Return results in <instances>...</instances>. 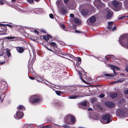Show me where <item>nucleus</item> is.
Returning a JSON list of instances; mask_svg holds the SVG:
<instances>
[{"mask_svg": "<svg viewBox=\"0 0 128 128\" xmlns=\"http://www.w3.org/2000/svg\"><path fill=\"white\" fill-rule=\"evenodd\" d=\"M30 101L32 104H36L40 102V99L38 95H35L33 96L30 98Z\"/></svg>", "mask_w": 128, "mask_h": 128, "instance_id": "nucleus-3", "label": "nucleus"}, {"mask_svg": "<svg viewBox=\"0 0 128 128\" xmlns=\"http://www.w3.org/2000/svg\"><path fill=\"white\" fill-rule=\"evenodd\" d=\"M119 41L120 44L124 47L128 49V34H123L120 36Z\"/></svg>", "mask_w": 128, "mask_h": 128, "instance_id": "nucleus-1", "label": "nucleus"}, {"mask_svg": "<svg viewBox=\"0 0 128 128\" xmlns=\"http://www.w3.org/2000/svg\"><path fill=\"white\" fill-rule=\"evenodd\" d=\"M34 32L36 34H38V31H37L36 30H34Z\"/></svg>", "mask_w": 128, "mask_h": 128, "instance_id": "nucleus-42", "label": "nucleus"}, {"mask_svg": "<svg viewBox=\"0 0 128 128\" xmlns=\"http://www.w3.org/2000/svg\"><path fill=\"white\" fill-rule=\"evenodd\" d=\"M78 96L76 95H73L70 96L68 97L70 99H75L77 98Z\"/></svg>", "mask_w": 128, "mask_h": 128, "instance_id": "nucleus-24", "label": "nucleus"}, {"mask_svg": "<svg viewBox=\"0 0 128 128\" xmlns=\"http://www.w3.org/2000/svg\"><path fill=\"white\" fill-rule=\"evenodd\" d=\"M94 4L98 9H99L101 7H104V4L102 3L100 0H95Z\"/></svg>", "mask_w": 128, "mask_h": 128, "instance_id": "nucleus-7", "label": "nucleus"}, {"mask_svg": "<svg viewBox=\"0 0 128 128\" xmlns=\"http://www.w3.org/2000/svg\"><path fill=\"white\" fill-rule=\"evenodd\" d=\"M50 17L52 18H54V16L52 14H49Z\"/></svg>", "mask_w": 128, "mask_h": 128, "instance_id": "nucleus-32", "label": "nucleus"}, {"mask_svg": "<svg viewBox=\"0 0 128 128\" xmlns=\"http://www.w3.org/2000/svg\"><path fill=\"white\" fill-rule=\"evenodd\" d=\"M105 104L106 106L110 108L113 107L114 106V103L109 102H106Z\"/></svg>", "mask_w": 128, "mask_h": 128, "instance_id": "nucleus-9", "label": "nucleus"}, {"mask_svg": "<svg viewBox=\"0 0 128 128\" xmlns=\"http://www.w3.org/2000/svg\"><path fill=\"white\" fill-rule=\"evenodd\" d=\"M117 114L120 117H123L127 116L125 111L122 109H119L117 110Z\"/></svg>", "mask_w": 128, "mask_h": 128, "instance_id": "nucleus-6", "label": "nucleus"}, {"mask_svg": "<svg viewBox=\"0 0 128 128\" xmlns=\"http://www.w3.org/2000/svg\"><path fill=\"white\" fill-rule=\"evenodd\" d=\"M96 100L95 98H92L91 100V102L92 103H93Z\"/></svg>", "mask_w": 128, "mask_h": 128, "instance_id": "nucleus-35", "label": "nucleus"}, {"mask_svg": "<svg viewBox=\"0 0 128 128\" xmlns=\"http://www.w3.org/2000/svg\"><path fill=\"white\" fill-rule=\"evenodd\" d=\"M62 13L64 15H66L67 12V10L66 8H62L61 10Z\"/></svg>", "mask_w": 128, "mask_h": 128, "instance_id": "nucleus-16", "label": "nucleus"}, {"mask_svg": "<svg viewBox=\"0 0 128 128\" xmlns=\"http://www.w3.org/2000/svg\"><path fill=\"white\" fill-rule=\"evenodd\" d=\"M27 1L30 3H32L33 2V0H27Z\"/></svg>", "mask_w": 128, "mask_h": 128, "instance_id": "nucleus-36", "label": "nucleus"}, {"mask_svg": "<svg viewBox=\"0 0 128 128\" xmlns=\"http://www.w3.org/2000/svg\"><path fill=\"white\" fill-rule=\"evenodd\" d=\"M5 62H0V64H1V65H2V64H3Z\"/></svg>", "mask_w": 128, "mask_h": 128, "instance_id": "nucleus-46", "label": "nucleus"}, {"mask_svg": "<svg viewBox=\"0 0 128 128\" xmlns=\"http://www.w3.org/2000/svg\"><path fill=\"white\" fill-rule=\"evenodd\" d=\"M117 96V94L116 93H111L110 95V97L112 98H115Z\"/></svg>", "mask_w": 128, "mask_h": 128, "instance_id": "nucleus-20", "label": "nucleus"}, {"mask_svg": "<svg viewBox=\"0 0 128 128\" xmlns=\"http://www.w3.org/2000/svg\"><path fill=\"white\" fill-rule=\"evenodd\" d=\"M17 108L18 109L23 110H25L24 107L22 105H20L18 106Z\"/></svg>", "mask_w": 128, "mask_h": 128, "instance_id": "nucleus-21", "label": "nucleus"}, {"mask_svg": "<svg viewBox=\"0 0 128 128\" xmlns=\"http://www.w3.org/2000/svg\"><path fill=\"white\" fill-rule=\"evenodd\" d=\"M23 116V113L19 110L16 112V114L14 115V117L15 118L19 119L22 118Z\"/></svg>", "mask_w": 128, "mask_h": 128, "instance_id": "nucleus-8", "label": "nucleus"}, {"mask_svg": "<svg viewBox=\"0 0 128 128\" xmlns=\"http://www.w3.org/2000/svg\"><path fill=\"white\" fill-rule=\"evenodd\" d=\"M126 70L128 72V66H127L125 68Z\"/></svg>", "mask_w": 128, "mask_h": 128, "instance_id": "nucleus-41", "label": "nucleus"}, {"mask_svg": "<svg viewBox=\"0 0 128 128\" xmlns=\"http://www.w3.org/2000/svg\"><path fill=\"white\" fill-rule=\"evenodd\" d=\"M74 28L76 29V26H74Z\"/></svg>", "mask_w": 128, "mask_h": 128, "instance_id": "nucleus-56", "label": "nucleus"}, {"mask_svg": "<svg viewBox=\"0 0 128 128\" xmlns=\"http://www.w3.org/2000/svg\"><path fill=\"white\" fill-rule=\"evenodd\" d=\"M104 75L106 76H109L110 77H114V76L113 75L109 74H104Z\"/></svg>", "mask_w": 128, "mask_h": 128, "instance_id": "nucleus-26", "label": "nucleus"}, {"mask_svg": "<svg viewBox=\"0 0 128 128\" xmlns=\"http://www.w3.org/2000/svg\"><path fill=\"white\" fill-rule=\"evenodd\" d=\"M35 0L36 2L38 1L39 0Z\"/></svg>", "mask_w": 128, "mask_h": 128, "instance_id": "nucleus-60", "label": "nucleus"}, {"mask_svg": "<svg viewBox=\"0 0 128 128\" xmlns=\"http://www.w3.org/2000/svg\"><path fill=\"white\" fill-rule=\"evenodd\" d=\"M7 25L10 28H12V25L10 24H8Z\"/></svg>", "mask_w": 128, "mask_h": 128, "instance_id": "nucleus-43", "label": "nucleus"}, {"mask_svg": "<svg viewBox=\"0 0 128 128\" xmlns=\"http://www.w3.org/2000/svg\"><path fill=\"white\" fill-rule=\"evenodd\" d=\"M70 16L71 17L73 18L74 17V16L73 14H70Z\"/></svg>", "mask_w": 128, "mask_h": 128, "instance_id": "nucleus-39", "label": "nucleus"}, {"mask_svg": "<svg viewBox=\"0 0 128 128\" xmlns=\"http://www.w3.org/2000/svg\"><path fill=\"white\" fill-rule=\"evenodd\" d=\"M121 4L116 0H114L108 4L109 6L115 11H118L120 9Z\"/></svg>", "mask_w": 128, "mask_h": 128, "instance_id": "nucleus-2", "label": "nucleus"}, {"mask_svg": "<svg viewBox=\"0 0 128 128\" xmlns=\"http://www.w3.org/2000/svg\"><path fill=\"white\" fill-rule=\"evenodd\" d=\"M4 1L3 0H0V4L1 5L3 4H4Z\"/></svg>", "mask_w": 128, "mask_h": 128, "instance_id": "nucleus-31", "label": "nucleus"}, {"mask_svg": "<svg viewBox=\"0 0 128 128\" xmlns=\"http://www.w3.org/2000/svg\"><path fill=\"white\" fill-rule=\"evenodd\" d=\"M125 16H121V17H118V19L119 20H120V19H122L123 18H124Z\"/></svg>", "mask_w": 128, "mask_h": 128, "instance_id": "nucleus-37", "label": "nucleus"}, {"mask_svg": "<svg viewBox=\"0 0 128 128\" xmlns=\"http://www.w3.org/2000/svg\"><path fill=\"white\" fill-rule=\"evenodd\" d=\"M92 110V109L91 108H89L88 109V110Z\"/></svg>", "mask_w": 128, "mask_h": 128, "instance_id": "nucleus-53", "label": "nucleus"}, {"mask_svg": "<svg viewBox=\"0 0 128 128\" xmlns=\"http://www.w3.org/2000/svg\"><path fill=\"white\" fill-rule=\"evenodd\" d=\"M63 126L64 128H70V127L68 125H65Z\"/></svg>", "mask_w": 128, "mask_h": 128, "instance_id": "nucleus-29", "label": "nucleus"}, {"mask_svg": "<svg viewBox=\"0 0 128 128\" xmlns=\"http://www.w3.org/2000/svg\"><path fill=\"white\" fill-rule=\"evenodd\" d=\"M12 2H15L16 1V0H12Z\"/></svg>", "mask_w": 128, "mask_h": 128, "instance_id": "nucleus-55", "label": "nucleus"}, {"mask_svg": "<svg viewBox=\"0 0 128 128\" xmlns=\"http://www.w3.org/2000/svg\"><path fill=\"white\" fill-rule=\"evenodd\" d=\"M15 38L14 37H10V36H8L6 38V39H14Z\"/></svg>", "mask_w": 128, "mask_h": 128, "instance_id": "nucleus-27", "label": "nucleus"}, {"mask_svg": "<svg viewBox=\"0 0 128 128\" xmlns=\"http://www.w3.org/2000/svg\"><path fill=\"white\" fill-rule=\"evenodd\" d=\"M3 24H0V26H2L3 25Z\"/></svg>", "mask_w": 128, "mask_h": 128, "instance_id": "nucleus-58", "label": "nucleus"}, {"mask_svg": "<svg viewBox=\"0 0 128 128\" xmlns=\"http://www.w3.org/2000/svg\"><path fill=\"white\" fill-rule=\"evenodd\" d=\"M29 78L31 80H33L34 79V78L31 77H30L29 76Z\"/></svg>", "mask_w": 128, "mask_h": 128, "instance_id": "nucleus-47", "label": "nucleus"}, {"mask_svg": "<svg viewBox=\"0 0 128 128\" xmlns=\"http://www.w3.org/2000/svg\"><path fill=\"white\" fill-rule=\"evenodd\" d=\"M68 0H64V2L65 3H66L68 2Z\"/></svg>", "mask_w": 128, "mask_h": 128, "instance_id": "nucleus-45", "label": "nucleus"}, {"mask_svg": "<svg viewBox=\"0 0 128 128\" xmlns=\"http://www.w3.org/2000/svg\"><path fill=\"white\" fill-rule=\"evenodd\" d=\"M110 66L113 70L114 74H115L114 69L116 70H119V68L118 67L113 65H110Z\"/></svg>", "mask_w": 128, "mask_h": 128, "instance_id": "nucleus-14", "label": "nucleus"}, {"mask_svg": "<svg viewBox=\"0 0 128 128\" xmlns=\"http://www.w3.org/2000/svg\"><path fill=\"white\" fill-rule=\"evenodd\" d=\"M71 9H73V8H71Z\"/></svg>", "mask_w": 128, "mask_h": 128, "instance_id": "nucleus-62", "label": "nucleus"}, {"mask_svg": "<svg viewBox=\"0 0 128 128\" xmlns=\"http://www.w3.org/2000/svg\"><path fill=\"white\" fill-rule=\"evenodd\" d=\"M46 48L47 49L49 50L50 51H51V52H54V51H53V50H51L49 48H47V47H46Z\"/></svg>", "mask_w": 128, "mask_h": 128, "instance_id": "nucleus-38", "label": "nucleus"}, {"mask_svg": "<svg viewBox=\"0 0 128 128\" xmlns=\"http://www.w3.org/2000/svg\"><path fill=\"white\" fill-rule=\"evenodd\" d=\"M116 27L115 26H114L112 28V31H113L116 30Z\"/></svg>", "mask_w": 128, "mask_h": 128, "instance_id": "nucleus-40", "label": "nucleus"}, {"mask_svg": "<svg viewBox=\"0 0 128 128\" xmlns=\"http://www.w3.org/2000/svg\"><path fill=\"white\" fill-rule=\"evenodd\" d=\"M41 31H42V32H43L45 33L46 32L45 30H43V29L42 30H41Z\"/></svg>", "mask_w": 128, "mask_h": 128, "instance_id": "nucleus-49", "label": "nucleus"}, {"mask_svg": "<svg viewBox=\"0 0 128 128\" xmlns=\"http://www.w3.org/2000/svg\"><path fill=\"white\" fill-rule=\"evenodd\" d=\"M56 94L58 95H60V94L61 92L59 91H56Z\"/></svg>", "mask_w": 128, "mask_h": 128, "instance_id": "nucleus-30", "label": "nucleus"}, {"mask_svg": "<svg viewBox=\"0 0 128 128\" xmlns=\"http://www.w3.org/2000/svg\"><path fill=\"white\" fill-rule=\"evenodd\" d=\"M4 34V33H3L2 34Z\"/></svg>", "mask_w": 128, "mask_h": 128, "instance_id": "nucleus-61", "label": "nucleus"}, {"mask_svg": "<svg viewBox=\"0 0 128 128\" xmlns=\"http://www.w3.org/2000/svg\"><path fill=\"white\" fill-rule=\"evenodd\" d=\"M60 26L61 27H62L64 28H65V26L62 24H60Z\"/></svg>", "mask_w": 128, "mask_h": 128, "instance_id": "nucleus-28", "label": "nucleus"}, {"mask_svg": "<svg viewBox=\"0 0 128 128\" xmlns=\"http://www.w3.org/2000/svg\"><path fill=\"white\" fill-rule=\"evenodd\" d=\"M79 74H80V75L82 76V74H81V73L80 72H79Z\"/></svg>", "mask_w": 128, "mask_h": 128, "instance_id": "nucleus-57", "label": "nucleus"}, {"mask_svg": "<svg viewBox=\"0 0 128 128\" xmlns=\"http://www.w3.org/2000/svg\"><path fill=\"white\" fill-rule=\"evenodd\" d=\"M125 93L126 94H128V90L125 92Z\"/></svg>", "mask_w": 128, "mask_h": 128, "instance_id": "nucleus-48", "label": "nucleus"}, {"mask_svg": "<svg viewBox=\"0 0 128 128\" xmlns=\"http://www.w3.org/2000/svg\"><path fill=\"white\" fill-rule=\"evenodd\" d=\"M87 106V102L86 101L82 102L80 104H79V106L82 108H84L83 107L84 106L86 107Z\"/></svg>", "mask_w": 128, "mask_h": 128, "instance_id": "nucleus-12", "label": "nucleus"}, {"mask_svg": "<svg viewBox=\"0 0 128 128\" xmlns=\"http://www.w3.org/2000/svg\"><path fill=\"white\" fill-rule=\"evenodd\" d=\"M124 80V78H121L119 79L118 80L116 81H114L112 82L113 83H117L121 82H123Z\"/></svg>", "mask_w": 128, "mask_h": 128, "instance_id": "nucleus-17", "label": "nucleus"}, {"mask_svg": "<svg viewBox=\"0 0 128 128\" xmlns=\"http://www.w3.org/2000/svg\"><path fill=\"white\" fill-rule=\"evenodd\" d=\"M50 44L52 46H53L55 48H56L57 46V45L54 42H50Z\"/></svg>", "mask_w": 128, "mask_h": 128, "instance_id": "nucleus-23", "label": "nucleus"}, {"mask_svg": "<svg viewBox=\"0 0 128 128\" xmlns=\"http://www.w3.org/2000/svg\"><path fill=\"white\" fill-rule=\"evenodd\" d=\"M113 22H108V28L109 29V30H110L112 27V26Z\"/></svg>", "mask_w": 128, "mask_h": 128, "instance_id": "nucleus-18", "label": "nucleus"}, {"mask_svg": "<svg viewBox=\"0 0 128 128\" xmlns=\"http://www.w3.org/2000/svg\"><path fill=\"white\" fill-rule=\"evenodd\" d=\"M88 11L87 9H83L82 10V12L84 15H86L88 13Z\"/></svg>", "mask_w": 128, "mask_h": 128, "instance_id": "nucleus-19", "label": "nucleus"}, {"mask_svg": "<svg viewBox=\"0 0 128 128\" xmlns=\"http://www.w3.org/2000/svg\"><path fill=\"white\" fill-rule=\"evenodd\" d=\"M43 127L44 128H48V126H45V127L43 126Z\"/></svg>", "mask_w": 128, "mask_h": 128, "instance_id": "nucleus-52", "label": "nucleus"}, {"mask_svg": "<svg viewBox=\"0 0 128 128\" xmlns=\"http://www.w3.org/2000/svg\"><path fill=\"white\" fill-rule=\"evenodd\" d=\"M75 31L77 33H80V31L79 30H75Z\"/></svg>", "mask_w": 128, "mask_h": 128, "instance_id": "nucleus-51", "label": "nucleus"}, {"mask_svg": "<svg viewBox=\"0 0 128 128\" xmlns=\"http://www.w3.org/2000/svg\"><path fill=\"white\" fill-rule=\"evenodd\" d=\"M80 77V78L82 80V81L83 82H84V83H86V82L82 78H81V77Z\"/></svg>", "mask_w": 128, "mask_h": 128, "instance_id": "nucleus-50", "label": "nucleus"}, {"mask_svg": "<svg viewBox=\"0 0 128 128\" xmlns=\"http://www.w3.org/2000/svg\"><path fill=\"white\" fill-rule=\"evenodd\" d=\"M105 58H106V57Z\"/></svg>", "mask_w": 128, "mask_h": 128, "instance_id": "nucleus-63", "label": "nucleus"}, {"mask_svg": "<svg viewBox=\"0 0 128 128\" xmlns=\"http://www.w3.org/2000/svg\"><path fill=\"white\" fill-rule=\"evenodd\" d=\"M77 59L78 60V62H80V63L81 62V59L79 57H78L77 58Z\"/></svg>", "mask_w": 128, "mask_h": 128, "instance_id": "nucleus-34", "label": "nucleus"}, {"mask_svg": "<svg viewBox=\"0 0 128 128\" xmlns=\"http://www.w3.org/2000/svg\"><path fill=\"white\" fill-rule=\"evenodd\" d=\"M70 120L72 122L74 123L75 122V118L69 114L65 118L64 120L65 122L67 124H71Z\"/></svg>", "mask_w": 128, "mask_h": 128, "instance_id": "nucleus-4", "label": "nucleus"}, {"mask_svg": "<svg viewBox=\"0 0 128 128\" xmlns=\"http://www.w3.org/2000/svg\"><path fill=\"white\" fill-rule=\"evenodd\" d=\"M6 53L8 57H10V50L9 49H7L6 50Z\"/></svg>", "mask_w": 128, "mask_h": 128, "instance_id": "nucleus-22", "label": "nucleus"}, {"mask_svg": "<svg viewBox=\"0 0 128 128\" xmlns=\"http://www.w3.org/2000/svg\"><path fill=\"white\" fill-rule=\"evenodd\" d=\"M102 118L103 121H102V122L104 124L108 123L112 121L110 116L108 114L104 116Z\"/></svg>", "mask_w": 128, "mask_h": 128, "instance_id": "nucleus-5", "label": "nucleus"}, {"mask_svg": "<svg viewBox=\"0 0 128 128\" xmlns=\"http://www.w3.org/2000/svg\"><path fill=\"white\" fill-rule=\"evenodd\" d=\"M17 51L19 53H22V52L24 50V49L23 48L20 47H18L16 48Z\"/></svg>", "mask_w": 128, "mask_h": 128, "instance_id": "nucleus-15", "label": "nucleus"}, {"mask_svg": "<svg viewBox=\"0 0 128 128\" xmlns=\"http://www.w3.org/2000/svg\"><path fill=\"white\" fill-rule=\"evenodd\" d=\"M43 38L44 39L47 41H48V40H49L50 38H51L50 41H52L53 40L52 39H51V36L48 34H47L46 36H43Z\"/></svg>", "mask_w": 128, "mask_h": 128, "instance_id": "nucleus-11", "label": "nucleus"}, {"mask_svg": "<svg viewBox=\"0 0 128 128\" xmlns=\"http://www.w3.org/2000/svg\"><path fill=\"white\" fill-rule=\"evenodd\" d=\"M107 14L106 16L107 18H110L112 16L113 14V12L109 10L107 11Z\"/></svg>", "mask_w": 128, "mask_h": 128, "instance_id": "nucleus-10", "label": "nucleus"}, {"mask_svg": "<svg viewBox=\"0 0 128 128\" xmlns=\"http://www.w3.org/2000/svg\"><path fill=\"white\" fill-rule=\"evenodd\" d=\"M99 96L101 98H102L104 96V94H100Z\"/></svg>", "mask_w": 128, "mask_h": 128, "instance_id": "nucleus-33", "label": "nucleus"}, {"mask_svg": "<svg viewBox=\"0 0 128 128\" xmlns=\"http://www.w3.org/2000/svg\"><path fill=\"white\" fill-rule=\"evenodd\" d=\"M3 100V99L0 97V102H2Z\"/></svg>", "mask_w": 128, "mask_h": 128, "instance_id": "nucleus-44", "label": "nucleus"}, {"mask_svg": "<svg viewBox=\"0 0 128 128\" xmlns=\"http://www.w3.org/2000/svg\"><path fill=\"white\" fill-rule=\"evenodd\" d=\"M110 56L111 58H113L114 56L112 55H110Z\"/></svg>", "mask_w": 128, "mask_h": 128, "instance_id": "nucleus-54", "label": "nucleus"}, {"mask_svg": "<svg viewBox=\"0 0 128 128\" xmlns=\"http://www.w3.org/2000/svg\"><path fill=\"white\" fill-rule=\"evenodd\" d=\"M127 18H128V16H127Z\"/></svg>", "mask_w": 128, "mask_h": 128, "instance_id": "nucleus-64", "label": "nucleus"}, {"mask_svg": "<svg viewBox=\"0 0 128 128\" xmlns=\"http://www.w3.org/2000/svg\"><path fill=\"white\" fill-rule=\"evenodd\" d=\"M74 21L76 23H78L79 22V20L77 18H75L74 19Z\"/></svg>", "mask_w": 128, "mask_h": 128, "instance_id": "nucleus-25", "label": "nucleus"}, {"mask_svg": "<svg viewBox=\"0 0 128 128\" xmlns=\"http://www.w3.org/2000/svg\"><path fill=\"white\" fill-rule=\"evenodd\" d=\"M36 80L37 82H40V81H39V80H37V79Z\"/></svg>", "mask_w": 128, "mask_h": 128, "instance_id": "nucleus-59", "label": "nucleus"}, {"mask_svg": "<svg viewBox=\"0 0 128 128\" xmlns=\"http://www.w3.org/2000/svg\"><path fill=\"white\" fill-rule=\"evenodd\" d=\"M89 20L90 22L93 23L95 22L96 18L94 16H93L90 18Z\"/></svg>", "mask_w": 128, "mask_h": 128, "instance_id": "nucleus-13", "label": "nucleus"}]
</instances>
